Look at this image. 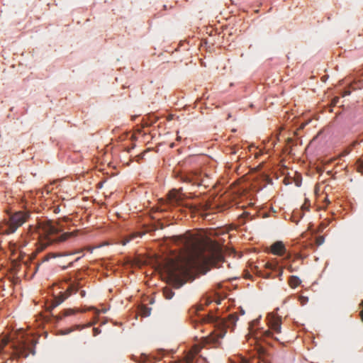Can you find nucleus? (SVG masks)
Listing matches in <instances>:
<instances>
[{"label": "nucleus", "instance_id": "nucleus-1", "mask_svg": "<svg viewBox=\"0 0 363 363\" xmlns=\"http://www.w3.org/2000/svg\"><path fill=\"white\" fill-rule=\"evenodd\" d=\"M173 240L177 245L182 246L188 255L186 260L172 262L169 269V276L177 283L178 287L186 281L195 265L215 266L223 260L221 247L216 241L203 240L191 233L174 236Z\"/></svg>", "mask_w": 363, "mask_h": 363}, {"label": "nucleus", "instance_id": "nucleus-2", "mask_svg": "<svg viewBox=\"0 0 363 363\" xmlns=\"http://www.w3.org/2000/svg\"><path fill=\"white\" fill-rule=\"evenodd\" d=\"M62 231L59 223L52 220H44L39 223L37 228L38 238L42 247L53 243L64 242L69 238L75 235L74 232L63 233L58 235Z\"/></svg>", "mask_w": 363, "mask_h": 363}, {"label": "nucleus", "instance_id": "nucleus-3", "mask_svg": "<svg viewBox=\"0 0 363 363\" xmlns=\"http://www.w3.org/2000/svg\"><path fill=\"white\" fill-rule=\"evenodd\" d=\"M238 320L236 313L229 315L227 319H219L212 313L203 317L201 319L202 323H213L215 328L209 336L204 338L206 342L217 343L219 339L225 336L228 328L233 330Z\"/></svg>", "mask_w": 363, "mask_h": 363}, {"label": "nucleus", "instance_id": "nucleus-4", "mask_svg": "<svg viewBox=\"0 0 363 363\" xmlns=\"http://www.w3.org/2000/svg\"><path fill=\"white\" fill-rule=\"evenodd\" d=\"M28 218V213L23 211H18L14 213L8 215V218H5V233L6 234L13 233L19 227L26 222Z\"/></svg>", "mask_w": 363, "mask_h": 363}, {"label": "nucleus", "instance_id": "nucleus-5", "mask_svg": "<svg viewBox=\"0 0 363 363\" xmlns=\"http://www.w3.org/2000/svg\"><path fill=\"white\" fill-rule=\"evenodd\" d=\"M80 287L79 281H73L70 283L67 289L64 292H60L57 296H55L53 306L55 307L62 303L68 298L72 294L77 293L79 290Z\"/></svg>", "mask_w": 363, "mask_h": 363}, {"label": "nucleus", "instance_id": "nucleus-6", "mask_svg": "<svg viewBox=\"0 0 363 363\" xmlns=\"http://www.w3.org/2000/svg\"><path fill=\"white\" fill-rule=\"evenodd\" d=\"M181 179L184 182L191 184L193 185H202L204 182L201 175L196 172L183 174L181 176Z\"/></svg>", "mask_w": 363, "mask_h": 363}, {"label": "nucleus", "instance_id": "nucleus-7", "mask_svg": "<svg viewBox=\"0 0 363 363\" xmlns=\"http://www.w3.org/2000/svg\"><path fill=\"white\" fill-rule=\"evenodd\" d=\"M91 310H94L96 315L99 314V311L93 306L87 308H84V309L67 308V309L63 310L61 313H60L57 316V319L62 320L65 317L73 315L76 314L77 313H79V312L84 313L86 311H91Z\"/></svg>", "mask_w": 363, "mask_h": 363}, {"label": "nucleus", "instance_id": "nucleus-8", "mask_svg": "<svg viewBox=\"0 0 363 363\" xmlns=\"http://www.w3.org/2000/svg\"><path fill=\"white\" fill-rule=\"evenodd\" d=\"M201 347L199 345H194L191 350L186 354L184 359L174 361L172 363H192L195 356L199 354Z\"/></svg>", "mask_w": 363, "mask_h": 363}, {"label": "nucleus", "instance_id": "nucleus-9", "mask_svg": "<svg viewBox=\"0 0 363 363\" xmlns=\"http://www.w3.org/2000/svg\"><path fill=\"white\" fill-rule=\"evenodd\" d=\"M270 251L274 255L283 256L286 254V249L283 242L277 241L271 245Z\"/></svg>", "mask_w": 363, "mask_h": 363}, {"label": "nucleus", "instance_id": "nucleus-10", "mask_svg": "<svg viewBox=\"0 0 363 363\" xmlns=\"http://www.w3.org/2000/svg\"><path fill=\"white\" fill-rule=\"evenodd\" d=\"M269 327L276 333H280L281 327V319L280 317L273 315L269 322Z\"/></svg>", "mask_w": 363, "mask_h": 363}, {"label": "nucleus", "instance_id": "nucleus-11", "mask_svg": "<svg viewBox=\"0 0 363 363\" xmlns=\"http://www.w3.org/2000/svg\"><path fill=\"white\" fill-rule=\"evenodd\" d=\"M168 201L172 206L182 205V199L175 190H172L168 194Z\"/></svg>", "mask_w": 363, "mask_h": 363}, {"label": "nucleus", "instance_id": "nucleus-12", "mask_svg": "<svg viewBox=\"0 0 363 363\" xmlns=\"http://www.w3.org/2000/svg\"><path fill=\"white\" fill-rule=\"evenodd\" d=\"M76 252H63V253H61V252H50L48 254H47L44 257H43V261H48L51 258H56V257H63V256H67V255H74L75 254Z\"/></svg>", "mask_w": 363, "mask_h": 363}, {"label": "nucleus", "instance_id": "nucleus-13", "mask_svg": "<svg viewBox=\"0 0 363 363\" xmlns=\"http://www.w3.org/2000/svg\"><path fill=\"white\" fill-rule=\"evenodd\" d=\"M142 234L140 233H133L126 237H125L121 241V244L123 245H125L127 243L130 242L131 240H135L137 238H140Z\"/></svg>", "mask_w": 363, "mask_h": 363}, {"label": "nucleus", "instance_id": "nucleus-14", "mask_svg": "<svg viewBox=\"0 0 363 363\" xmlns=\"http://www.w3.org/2000/svg\"><path fill=\"white\" fill-rule=\"evenodd\" d=\"M301 283V279L296 276H291L289 279V284L291 288H296Z\"/></svg>", "mask_w": 363, "mask_h": 363}, {"label": "nucleus", "instance_id": "nucleus-15", "mask_svg": "<svg viewBox=\"0 0 363 363\" xmlns=\"http://www.w3.org/2000/svg\"><path fill=\"white\" fill-rule=\"evenodd\" d=\"M140 313L143 316H145V317L149 316L151 313V308H150L147 306H143L140 309Z\"/></svg>", "mask_w": 363, "mask_h": 363}, {"label": "nucleus", "instance_id": "nucleus-16", "mask_svg": "<svg viewBox=\"0 0 363 363\" xmlns=\"http://www.w3.org/2000/svg\"><path fill=\"white\" fill-rule=\"evenodd\" d=\"M163 294L167 299H171L174 294V293L170 289H164Z\"/></svg>", "mask_w": 363, "mask_h": 363}, {"label": "nucleus", "instance_id": "nucleus-17", "mask_svg": "<svg viewBox=\"0 0 363 363\" xmlns=\"http://www.w3.org/2000/svg\"><path fill=\"white\" fill-rule=\"evenodd\" d=\"M259 276L264 278V279H269V278H274V277H272L271 272H267L262 270H259L258 272Z\"/></svg>", "mask_w": 363, "mask_h": 363}, {"label": "nucleus", "instance_id": "nucleus-18", "mask_svg": "<svg viewBox=\"0 0 363 363\" xmlns=\"http://www.w3.org/2000/svg\"><path fill=\"white\" fill-rule=\"evenodd\" d=\"M265 268L266 269H271L272 271L275 270L277 269V263H271V262H267L265 264Z\"/></svg>", "mask_w": 363, "mask_h": 363}, {"label": "nucleus", "instance_id": "nucleus-19", "mask_svg": "<svg viewBox=\"0 0 363 363\" xmlns=\"http://www.w3.org/2000/svg\"><path fill=\"white\" fill-rule=\"evenodd\" d=\"M325 241L323 236H318L315 239V243L317 245H321Z\"/></svg>", "mask_w": 363, "mask_h": 363}, {"label": "nucleus", "instance_id": "nucleus-20", "mask_svg": "<svg viewBox=\"0 0 363 363\" xmlns=\"http://www.w3.org/2000/svg\"><path fill=\"white\" fill-rule=\"evenodd\" d=\"M264 335L265 337H272L274 338L275 340H279V339H278L277 337H274L273 333H272V331H270V330H266V331H264Z\"/></svg>", "mask_w": 363, "mask_h": 363}, {"label": "nucleus", "instance_id": "nucleus-21", "mask_svg": "<svg viewBox=\"0 0 363 363\" xmlns=\"http://www.w3.org/2000/svg\"><path fill=\"white\" fill-rule=\"evenodd\" d=\"M9 342V340L8 337H4L3 340H2V343H1V349H3L4 346H6L8 342Z\"/></svg>", "mask_w": 363, "mask_h": 363}, {"label": "nucleus", "instance_id": "nucleus-22", "mask_svg": "<svg viewBox=\"0 0 363 363\" xmlns=\"http://www.w3.org/2000/svg\"><path fill=\"white\" fill-rule=\"evenodd\" d=\"M339 100H340L339 97H337V96L334 97L331 101V105L333 106H336L338 104Z\"/></svg>", "mask_w": 363, "mask_h": 363}, {"label": "nucleus", "instance_id": "nucleus-23", "mask_svg": "<svg viewBox=\"0 0 363 363\" xmlns=\"http://www.w3.org/2000/svg\"><path fill=\"white\" fill-rule=\"evenodd\" d=\"M350 152V150H345L340 155V157H344V156H346L349 154Z\"/></svg>", "mask_w": 363, "mask_h": 363}, {"label": "nucleus", "instance_id": "nucleus-24", "mask_svg": "<svg viewBox=\"0 0 363 363\" xmlns=\"http://www.w3.org/2000/svg\"><path fill=\"white\" fill-rule=\"evenodd\" d=\"M360 306L362 307V310L360 311L359 315L361 317V320L363 322V300L362 301Z\"/></svg>", "mask_w": 363, "mask_h": 363}, {"label": "nucleus", "instance_id": "nucleus-25", "mask_svg": "<svg viewBox=\"0 0 363 363\" xmlns=\"http://www.w3.org/2000/svg\"><path fill=\"white\" fill-rule=\"evenodd\" d=\"M282 274H283V268H282V267H281V268L279 269V273H278V274H277V277L279 278V279H281V277Z\"/></svg>", "mask_w": 363, "mask_h": 363}, {"label": "nucleus", "instance_id": "nucleus-26", "mask_svg": "<svg viewBox=\"0 0 363 363\" xmlns=\"http://www.w3.org/2000/svg\"><path fill=\"white\" fill-rule=\"evenodd\" d=\"M79 294H80L82 298H84L86 296V291L84 290H81L79 291Z\"/></svg>", "mask_w": 363, "mask_h": 363}, {"label": "nucleus", "instance_id": "nucleus-27", "mask_svg": "<svg viewBox=\"0 0 363 363\" xmlns=\"http://www.w3.org/2000/svg\"><path fill=\"white\" fill-rule=\"evenodd\" d=\"M54 212H55V213H59V212H60V207H59V206H56V207H55V208H54Z\"/></svg>", "mask_w": 363, "mask_h": 363}, {"label": "nucleus", "instance_id": "nucleus-28", "mask_svg": "<svg viewBox=\"0 0 363 363\" xmlns=\"http://www.w3.org/2000/svg\"><path fill=\"white\" fill-rule=\"evenodd\" d=\"M211 302V301L208 300V298H206L205 299V305H208L210 304V303Z\"/></svg>", "mask_w": 363, "mask_h": 363}, {"label": "nucleus", "instance_id": "nucleus-29", "mask_svg": "<svg viewBox=\"0 0 363 363\" xmlns=\"http://www.w3.org/2000/svg\"><path fill=\"white\" fill-rule=\"evenodd\" d=\"M288 269H289V272H292L294 271V269H293V268H292V266H291V265L288 267Z\"/></svg>", "mask_w": 363, "mask_h": 363}, {"label": "nucleus", "instance_id": "nucleus-30", "mask_svg": "<svg viewBox=\"0 0 363 363\" xmlns=\"http://www.w3.org/2000/svg\"><path fill=\"white\" fill-rule=\"evenodd\" d=\"M350 93V91L345 92V94H343L342 96H345V95H349Z\"/></svg>", "mask_w": 363, "mask_h": 363}, {"label": "nucleus", "instance_id": "nucleus-31", "mask_svg": "<svg viewBox=\"0 0 363 363\" xmlns=\"http://www.w3.org/2000/svg\"><path fill=\"white\" fill-rule=\"evenodd\" d=\"M75 328H76L77 329H80V328H82V327H81L80 325H75Z\"/></svg>", "mask_w": 363, "mask_h": 363}, {"label": "nucleus", "instance_id": "nucleus-32", "mask_svg": "<svg viewBox=\"0 0 363 363\" xmlns=\"http://www.w3.org/2000/svg\"><path fill=\"white\" fill-rule=\"evenodd\" d=\"M73 330H74V329H69V330L66 333H70V332H72Z\"/></svg>", "mask_w": 363, "mask_h": 363}, {"label": "nucleus", "instance_id": "nucleus-33", "mask_svg": "<svg viewBox=\"0 0 363 363\" xmlns=\"http://www.w3.org/2000/svg\"><path fill=\"white\" fill-rule=\"evenodd\" d=\"M72 263H73L72 262H70L69 263V264H68V267H71V266L72 265Z\"/></svg>", "mask_w": 363, "mask_h": 363}, {"label": "nucleus", "instance_id": "nucleus-34", "mask_svg": "<svg viewBox=\"0 0 363 363\" xmlns=\"http://www.w3.org/2000/svg\"><path fill=\"white\" fill-rule=\"evenodd\" d=\"M303 208H308L307 205L304 204V205L303 206Z\"/></svg>", "mask_w": 363, "mask_h": 363}, {"label": "nucleus", "instance_id": "nucleus-35", "mask_svg": "<svg viewBox=\"0 0 363 363\" xmlns=\"http://www.w3.org/2000/svg\"><path fill=\"white\" fill-rule=\"evenodd\" d=\"M197 310H198V311H199V310H202V307H201V306H199V308H198V309H197Z\"/></svg>", "mask_w": 363, "mask_h": 363}, {"label": "nucleus", "instance_id": "nucleus-36", "mask_svg": "<svg viewBox=\"0 0 363 363\" xmlns=\"http://www.w3.org/2000/svg\"><path fill=\"white\" fill-rule=\"evenodd\" d=\"M79 259V257H77V258L75 259V261L77 262V261H78Z\"/></svg>", "mask_w": 363, "mask_h": 363}, {"label": "nucleus", "instance_id": "nucleus-37", "mask_svg": "<svg viewBox=\"0 0 363 363\" xmlns=\"http://www.w3.org/2000/svg\"><path fill=\"white\" fill-rule=\"evenodd\" d=\"M91 325H92L91 323H89V324H88V325H87V326H88V327H89V326H91Z\"/></svg>", "mask_w": 363, "mask_h": 363}, {"label": "nucleus", "instance_id": "nucleus-38", "mask_svg": "<svg viewBox=\"0 0 363 363\" xmlns=\"http://www.w3.org/2000/svg\"><path fill=\"white\" fill-rule=\"evenodd\" d=\"M94 331H96V333H98V330H96V328H94Z\"/></svg>", "mask_w": 363, "mask_h": 363}, {"label": "nucleus", "instance_id": "nucleus-39", "mask_svg": "<svg viewBox=\"0 0 363 363\" xmlns=\"http://www.w3.org/2000/svg\"><path fill=\"white\" fill-rule=\"evenodd\" d=\"M94 331H96V333H98V330H96V328H94Z\"/></svg>", "mask_w": 363, "mask_h": 363}]
</instances>
